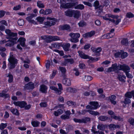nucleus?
Masks as SVG:
<instances>
[{"instance_id":"nucleus-17","label":"nucleus","mask_w":134,"mask_h":134,"mask_svg":"<svg viewBox=\"0 0 134 134\" xmlns=\"http://www.w3.org/2000/svg\"><path fill=\"white\" fill-rule=\"evenodd\" d=\"M125 96L126 98L129 99L133 97L134 99V90L130 92H127L125 94Z\"/></svg>"},{"instance_id":"nucleus-49","label":"nucleus","mask_w":134,"mask_h":134,"mask_svg":"<svg viewBox=\"0 0 134 134\" xmlns=\"http://www.w3.org/2000/svg\"><path fill=\"white\" fill-rule=\"evenodd\" d=\"M102 17L103 19L105 20L108 21L109 20L110 18H110V14H107L105 15L104 16H103Z\"/></svg>"},{"instance_id":"nucleus-57","label":"nucleus","mask_w":134,"mask_h":134,"mask_svg":"<svg viewBox=\"0 0 134 134\" xmlns=\"http://www.w3.org/2000/svg\"><path fill=\"white\" fill-rule=\"evenodd\" d=\"M133 14L131 12L127 13L126 14V16L127 17L129 18H133Z\"/></svg>"},{"instance_id":"nucleus-35","label":"nucleus","mask_w":134,"mask_h":134,"mask_svg":"<svg viewBox=\"0 0 134 134\" xmlns=\"http://www.w3.org/2000/svg\"><path fill=\"white\" fill-rule=\"evenodd\" d=\"M62 43H54L52 44V47L57 49H59L60 47H62Z\"/></svg>"},{"instance_id":"nucleus-55","label":"nucleus","mask_w":134,"mask_h":134,"mask_svg":"<svg viewBox=\"0 0 134 134\" xmlns=\"http://www.w3.org/2000/svg\"><path fill=\"white\" fill-rule=\"evenodd\" d=\"M52 12V10L50 9H47L45 10V14L48 15L50 14Z\"/></svg>"},{"instance_id":"nucleus-9","label":"nucleus","mask_w":134,"mask_h":134,"mask_svg":"<svg viewBox=\"0 0 134 134\" xmlns=\"http://www.w3.org/2000/svg\"><path fill=\"white\" fill-rule=\"evenodd\" d=\"M93 5L95 7V9H98L99 10L98 12L99 13H100L103 12V7L102 5H100V3L98 1H96L94 2Z\"/></svg>"},{"instance_id":"nucleus-13","label":"nucleus","mask_w":134,"mask_h":134,"mask_svg":"<svg viewBox=\"0 0 134 134\" xmlns=\"http://www.w3.org/2000/svg\"><path fill=\"white\" fill-rule=\"evenodd\" d=\"M30 16L26 18V19L29 23H33L35 22L34 20L32 19L33 18L37 16L36 14L31 13L30 14Z\"/></svg>"},{"instance_id":"nucleus-52","label":"nucleus","mask_w":134,"mask_h":134,"mask_svg":"<svg viewBox=\"0 0 134 134\" xmlns=\"http://www.w3.org/2000/svg\"><path fill=\"white\" fill-rule=\"evenodd\" d=\"M66 104L69 106H72L74 105L75 103L71 100H69L67 102Z\"/></svg>"},{"instance_id":"nucleus-32","label":"nucleus","mask_w":134,"mask_h":134,"mask_svg":"<svg viewBox=\"0 0 134 134\" xmlns=\"http://www.w3.org/2000/svg\"><path fill=\"white\" fill-rule=\"evenodd\" d=\"M101 51L102 48L101 47H98L97 48H95L92 49V51L94 53H99L98 56L100 55V53H99Z\"/></svg>"},{"instance_id":"nucleus-25","label":"nucleus","mask_w":134,"mask_h":134,"mask_svg":"<svg viewBox=\"0 0 134 134\" xmlns=\"http://www.w3.org/2000/svg\"><path fill=\"white\" fill-rule=\"evenodd\" d=\"M81 15V13L80 11L77 10H74L73 16L75 18L78 19L80 16Z\"/></svg>"},{"instance_id":"nucleus-34","label":"nucleus","mask_w":134,"mask_h":134,"mask_svg":"<svg viewBox=\"0 0 134 134\" xmlns=\"http://www.w3.org/2000/svg\"><path fill=\"white\" fill-rule=\"evenodd\" d=\"M63 113V111L61 109H58L57 111H55L54 112V115L56 116H58L59 115H61Z\"/></svg>"},{"instance_id":"nucleus-39","label":"nucleus","mask_w":134,"mask_h":134,"mask_svg":"<svg viewBox=\"0 0 134 134\" xmlns=\"http://www.w3.org/2000/svg\"><path fill=\"white\" fill-rule=\"evenodd\" d=\"M91 120V119L90 118L86 117L84 119H82V123H86L87 122H89Z\"/></svg>"},{"instance_id":"nucleus-44","label":"nucleus","mask_w":134,"mask_h":134,"mask_svg":"<svg viewBox=\"0 0 134 134\" xmlns=\"http://www.w3.org/2000/svg\"><path fill=\"white\" fill-rule=\"evenodd\" d=\"M4 97L5 98H9V94H5L3 93H0V97Z\"/></svg>"},{"instance_id":"nucleus-16","label":"nucleus","mask_w":134,"mask_h":134,"mask_svg":"<svg viewBox=\"0 0 134 134\" xmlns=\"http://www.w3.org/2000/svg\"><path fill=\"white\" fill-rule=\"evenodd\" d=\"M95 34V32L94 31L92 30L90 32L86 33L83 34V37L87 38L88 37H91Z\"/></svg>"},{"instance_id":"nucleus-41","label":"nucleus","mask_w":134,"mask_h":134,"mask_svg":"<svg viewBox=\"0 0 134 134\" xmlns=\"http://www.w3.org/2000/svg\"><path fill=\"white\" fill-rule=\"evenodd\" d=\"M37 6L39 8H43L44 7V5L43 3H41V1H38L37 2Z\"/></svg>"},{"instance_id":"nucleus-8","label":"nucleus","mask_w":134,"mask_h":134,"mask_svg":"<svg viewBox=\"0 0 134 134\" xmlns=\"http://www.w3.org/2000/svg\"><path fill=\"white\" fill-rule=\"evenodd\" d=\"M77 3V2L68 3L65 4H61V7L63 8H71L74 7L75 6L76 4Z\"/></svg>"},{"instance_id":"nucleus-46","label":"nucleus","mask_w":134,"mask_h":134,"mask_svg":"<svg viewBox=\"0 0 134 134\" xmlns=\"http://www.w3.org/2000/svg\"><path fill=\"white\" fill-rule=\"evenodd\" d=\"M36 20L37 21L40 23V24H42L44 20V18L43 17L38 16L36 18Z\"/></svg>"},{"instance_id":"nucleus-54","label":"nucleus","mask_w":134,"mask_h":134,"mask_svg":"<svg viewBox=\"0 0 134 134\" xmlns=\"http://www.w3.org/2000/svg\"><path fill=\"white\" fill-rule=\"evenodd\" d=\"M60 118L62 119L65 120L66 119H69V116H68V115H62L61 116Z\"/></svg>"},{"instance_id":"nucleus-7","label":"nucleus","mask_w":134,"mask_h":134,"mask_svg":"<svg viewBox=\"0 0 134 134\" xmlns=\"http://www.w3.org/2000/svg\"><path fill=\"white\" fill-rule=\"evenodd\" d=\"M119 66H117V64L115 63L112 65L111 67L108 68V72H110L112 71H115L116 73H118L119 70H120L119 69Z\"/></svg>"},{"instance_id":"nucleus-40","label":"nucleus","mask_w":134,"mask_h":134,"mask_svg":"<svg viewBox=\"0 0 134 134\" xmlns=\"http://www.w3.org/2000/svg\"><path fill=\"white\" fill-rule=\"evenodd\" d=\"M100 59L99 57L98 58H94L90 56L89 59L91 60L92 63L95 62Z\"/></svg>"},{"instance_id":"nucleus-14","label":"nucleus","mask_w":134,"mask_h":134,"mask_svg":"<svg viewBox=\"0 0 134 134\" xmlns=\"http://www.w3.org/2000/svg\"><path fill=\"white\" fill-rule=\"evenodd\" d=\"M77 52L79 54V56L81 58L85 59H89L90 56L84 53L82 51H78Z\"/></svg>"},{"instance_id":"nucleus-51","label":"nucleus","mask_w":134,"mask_h":134,"mask_svg":"<svg viewBox=\"0 0 134 134\" xmlns=\"http://www.w3.org/2000/svg\"><path fill=\"white\" fill-rule=\"evenodd\" d=\"M7 126V123H1L0 124V129L1 130H3Z\"/></svg>"},{"instance_id":"nucleus-38","label":"nucleus","mask_w":134,"mask_h":134,"mask_svg":"<svg viewBox=\"0 0 134 134\" xmlns=\"http://www.w3.org/2000/svg\"><path fill=\"white\" fill-rule=\"evenodd\" d=\"M8 77V82L9 83H11L13 81V75L10 73H9L7 76Z\"/></svg>"},{"instance_id":"nucleus-2","label":"nucleus","mask_w":134,"mask_h":134,"mask_svg":"<svg viewBox=\"0 0 134 134\" xmlns=\"http://www.w3.org/2000/svg\"><path fill=\"white\" fill-rule=\"evenodd\" d=\"M42 38L45 40L47 43H50L52 41H59L60 40L59 37L57 36H52L51 35L44 36H41Z\"/></svg>"},{"instance_id":"nucleus-36","label":"nucleus","mask_w":134,"mask_h":134,"mask_svg":"<svg viewBox=\"0 0 134 134\" xmlns=\"http://www.w3.org/2000/svg\"><path fill=\"white\" fill-rule=\"evenodd\" d=\"M40 124V122L37 121H32L31 122V125L34 127H38Z\"/></svg>"},{"instance_id":"nucleus-24","label":"nucleus","mask_w":134,"mask_h":134,"mask_svg":"<svg viewBox=\"0 0 134 134\" xmlns=\"http://www.w3.org/2000/svg\"><path fill=\"white\" fill-rule=\"evenodd\" d=\"M59 69L62 73V74L63 77H65L66 76V70L65 68L60 66L59 67Z\"/></svg>"},{"instance_id":"nucleus-33","label":"nucleus","mask_w":134,"mask_h":134,"mask_svg":"<svg viewBox=\"0 0 134 134\" xmlns=\"http://www.w3.org/2000/svg\"><path fill=\"white\" fill-rule=\"evenodd\" d=\"M98 119L102 121H104L108 119V117L105 115H101L98 118Z\"/></svg>"},{"instance_id":"nucleus-19","label":"nucleus","mask_w":134,"mask_h":134,"mask_svg":"<svg viewBox=\"0 0 134 134\" xmlns=\"http://www.w3.org/2000/svg\"><path fill=\"white\" fill-rule=\"evenodd\" d=\"M48 87L44 84H42L40 86V90L42 93H46L47 92Z\"/></svg>"},{"instance_id":"nucleus-20","label":"nucleus","mask_w":134,"mask_h":134,"mask_svg":"<svg viewBox=\"0 0 134 134\" xmlns=\"http://www.w3.org/2000/svg\"><path fill=\"white\" fill-rule=\"evenodd\" d=\"M63 80V84L66 86H70L71 85V81L69 79L64 77Z\"/></svg>"},{"instance_id":"nucleus-63","label":"nucleus","mask_w":134,"mask_h":134,"mask_svg":"<svg viewBox=\"0 0 134 134\" xmlns=\"http://www.w3.org/2000/svg\"><path fill=\"white\" fill-rule=\"evenodd\" d=\"M70 41L72 42L76 43L79 41V40L78 39L71 38Z\"/></svg>"},{"instance_id":"nucleus-59","label":"nucleus","mask_w":134,"mask_h":134,"mask_svg":"<svg viewBox=\"0 0 134 134\" xmlns=\"http://www.w3.org/2000/svg\"><path fill=\"white\" fill-rule=\"evenodd\" d=\"M40 105L41 107H45L47 106V103L45 102L41 103Z\"/></svg>"},{"instance_id":"nucleus-22","label":"nucleus","mask_w":134,"mask_h":134,"mask_svg":"<svg viewBox=\"0 0 134 134\" xmlns=\"http://www.w3.org/2000/svg\"><path fill=\"white\" fill-rule=\"evenodd\" d=\"M74 10L68 9L65 12V15L69 17H72L73 16V13Z\"/></svg>"},{"instance_id":"nucleus-27","label":"nucleus","mask_w":134,"mask_h":134,"mask_svg":"<svg viewBox=\"0 0 134 134\" xmlns=\"http://www.w3.org/2000/svg\"><path fill=\"white\" fill-rule=\"evenodd\" d=\"M109 128L110 129L114 130L115 129H119L120 127V126L118 125H115L113 124H110L109 125Z\"/></svg>"},{"instance_id":"nucleus-60","label":"nucleus","mask_w":134,"mask_h":134,"mask_svg":"<svg viewBox=\"0 0 134 134\" xmlns=\"http://www.w3.org/2000/svg\"><path fill=\"white\" fill-rule=\"evenodd\" d=\"M128 121L130 124L132 126L134 125V118H131L129 119Z\"/></svg>"},{"instance_id":"nucleus-61","label":"nucleus","mask_w":134,"mask_h":134,"mask_svg":"<svg viewBox=\"0 0 134 134\" xmlns=\"http://www.w3.org/2000/svg\"><path fill=\"white\" fill-rule=\"evenodd\" d=\"M73 120L76 123H82V119H77L76 118H74Z\"/></svg>"},{"instance_id":"nucleus-58","label":"nucleus","mask_w":134,"mask_h":134,"mask_svg":"<svg viewBox=\"0 0 134 134\" xmlns=\"http://www.w3.org/2000/svg\"><path fill=\"white\" fill-rule=\"evenodd\" d=\"M114 57L115 58H119L120 57L121 55V52H118L115 53L114 54Z\"/></svg>"},{"instance_id":"nucleus-37","label":"nucleus","mask_w":134,"mask_h":134,"mask_svg":"<svg viewBox=\"0 0 134 134\" xmlns=\"http://www.w3.org/2000/svg\"><path fill=\"white\" fill-rule=\"evenodd\" d=\"M74 8L75 9H78L82 10L84 9L85 6L82 4H80L77 5L76 6H75Z\"/></svg>"},{"instance_id":"nucleus-47","label":"nucleus","mask_w":134,"mask_h":134,"mask_svg":"<svg viewBox=\"0 0 134 134\" xmlns=\"http://www.w3.org/2000/svg\"><path fill=\"white\" fill-rule=\"evenodd\" d=\"M97 127L98 129L101 130H104L105 128V125L103 124L98 125Z\"/></svg>"},{"instance_id":"nucleus-3","label":"nucleus","mask_w":134,"mask_h":134,"mask_svg":"<svg viewBox=\"0 0 134 134\" xmlns=\"http://www.w3.org/2000/svg\"><path fill=\"white\" fill-rule=\"evenodd\" d=\"M6 38L8 39L7 41L9 42L7 43H6L5 45V47H11L14 45L15 44L17 43V42L16 41L18 39L17 37H12L10 36H8L6 37Z\"/></svg>"},{"instance_id":"nucleus-11","label":"nucleus","mask_w":134,"mask_h":134,"mask_svg":"<svg viewBox=\"0 0 134 134\" xmlns=\"http://www.w3.org/2000/svg\"><path fill=\"white\" fill-rule=\"evenodd\" d=\"M34 83L31 82H30L25 85L24 88L25 90H32L35 88Z\"/></svg>"},{"instance_id":"nucleus-43","label":"nucleus","mask_w":134,"mask_h":134,"mask_svg":"<svg viewBox=\"0 0 134 134\" xmlns=\"http://www.w3.org/2000/svg\"><path fill=\"white\" fill-rule=\"evenodd\" d=\"M113 36L111 35L110 33H109L103 36V37L104 38L109 39L113 37Z\"/></svg>"},{"instance_id":"nucleus-29","label":"nucleus","mask_w":134,"mask_h":134,"mask_svg":"<svg viewBox=\"0 0 134 134\" xmlns=\"http://www.w3.org/2000/svg\"><path fill=\"white\" fill-rule=\"evenodd\" d=\"M121 55L120 57L122 59H124L127 57L128 56V54L126 52H124L123 50H121Z\"/></svg>"},{"instance_id":"nucleus-15","label":"nucleus","mask_w":134,"mask_h":134,"mask_svg":"<svg viewBox=\"0 0 134 134\" xmlns=\"http://www.w3.org/2000/svg\"><path fill=\"white\" fill-rule=\"evenodd\" d=\"M74 61L72 58H67L65 59V60L62 63V64L63 66H66L68 65V63H69L71 64L74 63Z\"/></svg>"},{"instance_id":"nucleus-56","label":"nucleus","mask_w":134,"mask_h":134,"mask_svg":"<svg viewBox=\"0 0 134 134\" xmlns=\"http://www.w3.org/2000/svg\"><path fill=\"white\" fill-rule=\"evenodd\" d=\"M108 100H109L111 103L113 104L114 105H115L116 104V102L115 100H113L111 98H110V97H109L108 98Z\"/></svg>"},{"instance_id":"nucleus-30","label":"nucleus","mask_w":134,"mask_h":134,"mask_svg":"<svg viewBox=\"0 0 134 134\" xmlns=\"http://www.w3.org/2000/svg\"><path fill=\"white\" fill-rule=\"evenodd\" d=\"M69 36L71 37V38L78 39L80 36V34L79 33L74 34L71 33L69 34Z\"/></svg>"},{"instance_id":"nucleus-12","label":"nucleus","mask_w":134,"mask_h":134,"mask_svg":"<svg viewBox=\"0 0 134 134\" xmlns=\"http://www.w3.org/2000/svg\"><path fill=\"white\" fill-rule=\"evenodd\" d=\"M59 28L60 30H66L68 31H70L71 27L69 24H64L63 25H60L59 26Z\"/></svg>"},{"instance_id":"nucleus-4","label":"nucleus","mask_w":134,"mask_h":134,"mask_svg":"<svg viewBox=\"0 0 134 134\" xmlns=\"http://www.w3.org/2000/svg\"><path fill=\"white\" fill-rule=\"evenodd\" d=\"M57 85L59 90L56 87L53 86H51L50 88L52 90L55 91L56 93L58 95H60L62 93V91L63 90L62 86V84L60 83H58Z\"/></svg>"},{"instance_id":"nucleus-62","label":"nucleus","mask_w":134,"mask_h":134,"mask_svg":"<svg viewBox=\"0 0 134 134\" xmlns=\"http://www.w3.org/2000/svg\"><path fill=\"white\" fill-rule=\"evenodd\" d=\"M57 71L55 70H53L52 75L51 76V79H53L56 75L57 73Z\"/></svg>"},{"instance_id":"nucleus-42","label":"nucleus","mask_w":134,"mask_h":134,"mask_svg":"<svg viewBox=\"0 0 134 134\" xmlns=\"http://www.w3.org/2000/svg\"><path fill=\"white\" fill-rule=\"evenodd\" d=\"M78 25L79 27H83L86 25V23L83 20H81L78 23Z\"/></svg>"},{"instance_id":"nucleus-50","label":"nucleus","mask_w":134,"mask_h":134,"mask_svg":"<svg viewBox=\"0 0 134 134\" xmlns=\"http://www.w3.org/2000/svg\"><path fill=\"white\" fill-rule=\"evenodd\" d=\"M131 102V100L130 99L127 98H125L123 103L125 104H129Z\"/></svg>"},{"instance_id":"nucleus-5","label":"nucleus","mask_w":134,"mask_h":134,"mask_svg":"<svg viewBox=\"0 0 134 134\" xmlns=\"http://www.w3.org/2000/svg\"><path fill=\"white\" fill-rule=\"evenodd\" d=\"M8 60L10 63V68L13 69L15 68L16 65L17 64L18 59L13 57H11Z\"/></svg>"},{"instance_id":"nucleus-21","label":"nucleus","mask_w":134,"mask_h":134,"mask_svg":"<svg viewBox=\"0 0 134 134\" xmlns=\"http://www.w3.org/2000/svg\"><path fill=\"white\" fill-rule=\"evenodd\" d=\"M70 44L68 43H66L63 44L62 43V47L63 49L65 52L69 51V48L70 47Z\"/></svg>"},{"instance_id":"nucleus-28","label":"nucleus","mask_w":134,"mask_h":134,"mask_svg":"<svg viewBox=\"0 0 134 134\" xmlns=\"http://www.w3.org/2000/svg\"><path fill=\"white\" fill-rule=\"evenodd\" d=\"M122 78L126 79V77L124 75H122L120 74L118 75L117 79L119 80L121 82H125V80L123 79Z\"/></svg>"},{"instance_id":"nucleus-6","label":"nucleus","mask_w":134,"mask_h":134,"mask_svg":"<svg viewBox=\"0 0 134 134\" xmlns=\"http://www.w3.org/2000/svg\"><path fill=\"white\" fill-rule=\"evenodd\" d=\"M87 112H89L90 114L94 116H97V115H100V113L98 112L95 111L94 110H82L81 111V112L79 111V113L82 115H84Z\"/></svg>"},{"instance_id":"nucleus-26","label":"nucleus","mask_w":134,"mask_h":134,"mask_svg":"<svg viewBox=\"0 0 134 134\" xmlns=\"http://www.w3.org/2000/svg\"><path fill=\"white\" fill-rule=\"evenodd\" d=\"M10 111L14 115L16 116H19L20 115V113L18 109L16 108L11 109Z\"/></svg>"},{"instance_id":"nucleus-10","label":"nucleus","mask_w":134,"mask_h":134,"mask_svg":"<svg viewBox=\"0 0 134 134\" xmlns=\"http://www.w3.org/2000/svg\"><path fill=\"white\" fill-rule=\"evenodd\" d=\"M13 104L16 106H19L21 108H24L25 106L27 105V103L25 101H14Z\"/></svg>"},{"instance_id":"nucleus-45","label":"nucleus","mask_w":134,"mask_h":134,"mask_svg":"<svg viewBox=\"0 0 134 134\" xmlns=\"http://www.w3.org/2000/svg\"><path fill=\"white\" fill-rule=\"evenodd\" d=\"M68 90L69 92L73 93H75L77 91V90L76 88L71 87H70L68 89Z\"/></svg>"},{"instance_id":"nucleus-1","label":"nucleus","mask_w":134,"mask_h":134,"mask_svg":"<svg viewBox=\"0 0 134 134\" xmlns=\"http://www.w3.org/2000/svg\"><path fill=\"white\" fill-rule=\"evenodd\" d=\"M119 70L123 71L125 73L128 78L132 79L133 78L132 75L129 73L130 72V68L129 66L125 64H120Z\"/></svg>"},{"instance_id":"nucleus-53","label":"nucleus","mask_w":134,"mask_h":134,"mask_svg":"<svg viewBox=\"0 0 134 134\" xmlns=\"http://www.w3.org/2000/svg\"><path fill=\"white\" fill-rule=\"evenodd\" d=\"M87 2L86 1H83L82 2L85 5H87L90 7H92V5L91 2Z\"/></svg>"},{"instance_id":"nucleus-64","label":"nucleus","mask_w":134,"mask_h":134,"mask_svg":"<svg viewBox=\"0 0 134 134\" xmlns=\"http://www.w3.org/2000/svg\"><path fill=\"white\" fill-rule=\"evenodd\" d=\"M79 66V68L81 69H84L86 67L85 65L83 63H80Z\"/></svg>"},{"instance_id":"nucleus-23","label":"nucleus","mask_w":134,"mask_h":134,"mask_svg":"<svg viewBox=\"0 0 134 134\" xmlns=\"http://www.w3.org/2000/svg\"><path fill=\"white\" fill-rule=\"evenodd\" d=\"M26 40L24 37H20L18 40V41L20 42V45L23 47H24L25 46V43Z\"/></svg>"},{"instance_id":"nucleus-48","label":"nucleus","mask_w":134,"mask_h":134,"mask_svg":"<svg viewBox=\"0 0 134 134\" xmlns=\"http://www.w3.org/2000/svg\"><path fill=\"white\" fill-rule=\"evenodd\" d=\"M17 23L19 26H22L24 25V21L23 19H20L18 20Z\"/></svg>"},{"instance_id":"nucleus-18","label":"nucleus","mask_w":134,"mask_h":134,"mask_svg":"<svg viewBox=\"0 0 134 134\" xmlns=\"http://www.w3.org/2000/svg\"><path fill=\"white\" fill-rule=\"evenodd\" d=\"M89 104L91 106H93V110H96L100 107L98 102L97 101L90 102Z\"/></svg>"},{"instance_id":"nucleus-31","label":"nucleus","mask_w":134,"mask_h":134,"mask_svg":"<svg viewBox=\"0 0 134 134\" xmlns=\"http://www.w3.org/2000/svg\"><path fill=\"white\" fill-rule=\"evenodd\" d=\"M121 43L122 45L127 46L129 44V42L128 39L127 38H123L121 41Z\"/></svg>"}]
</instances>
